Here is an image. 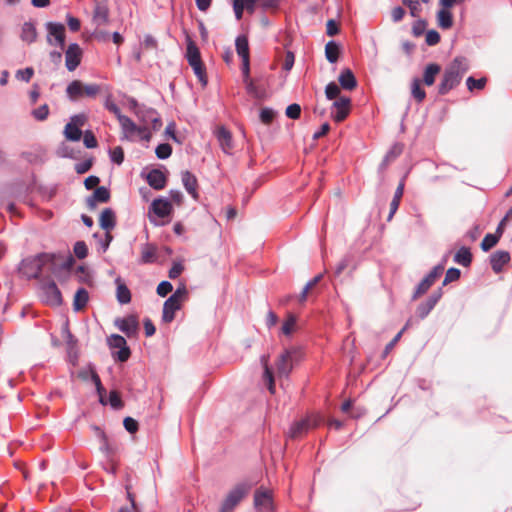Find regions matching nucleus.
<instances>
[{
  "mask_svg": "<svg viewBox=\"0 0 512 512\" xmlns=\"http://www.w3.org/2000/svg\"><path fill=\"white\" fill-rule=\"evenodd\" d=\"M54 255L39 254L32 258H26L21 261L19 271L27 278H38L41 274L42 268L47 263L54 262Z\"/></svg>",
  "mask_w": 512,
  "mask_h": 512,
  "instance_id": "1",
  "label": "nucleus"
},
{
  "mask_svg": "<svg viewBox=\"0 0 512 512\" xmlns=\"http://www.w3.org/2000/svg\"><path fill=\"white\" fill-rule=\"evenodd\" d=\"M186 58L199 82L205 86L207 84V76L201 60V54L199 48L189 36H187Z\"/></svg>",
  "mask_w": 512,
  "mask_h": 512,
  "instance_id": "2",
  "label": "nucleus"
},
{
  "mask_svg": "<svg viewBox=\"0 0 512 512\" xmlns=\"http://www.w3.org/2000/svg\"><path fill=\"white\" fill-rule=\"evenodd\" d=\"M101 90L98 84H84L80 80H73L66 88L70 100L76 101L82 97L95 98Z\"/></svg>",
  "mask_w": 512,
  "mask_h": 512,
  "instance_id": "3",
  "label": "nucleus"
},
{
  "mask_svg": "<svg viewBox=\"0 0 512 512\" xmlns=\"http://www.w3.org/2000/svg\"><path fill=\"white\" fill-rule=\"evenodd\" d=\"M301 352L298 348L291 347L285 349L276 361L277 374L280 377H288L291 373L293 366L300 360Z\"/></svg>",
  "mask_w": 512,
  "mask_h": 512,
  "instance_id": "4",
  "label": "nucleus"
},
{
  "mask_svg": "<svg viewBox=\"0 0 512 512\" xmlns=\"http://www.w3.org/2000/svg\"><path fill=\"white\" fill-rule=\"evenodd\" d=\"M251 489L248 483H239L229 491L224 499L219 512H233L235 507L244 499Z\"/></svg>",
  "mask_w": 512,
  "mask_h": 512,
  "instance_id": "5",
  "label": "nucleus"
},
{
  "mask_svg": "<svg viewBox=\"0 0 512 512\" xmlns=\"http://www.w3.org/2000/svg\"><path fill=\"white\" fill-rule=\"evenodd\" d=\"M47 34V42L49 45L58 46L60 49L65 47V26L62 23L47 22L45 24Z\"/></svg>",
  "mask_w": 512,
  "mask_h": 512,
  "instance_id": "6",
  "label": "nucleus"
},
{
  "mask_svg": "<svg viewBox=\"0 0 512 512\" xmlns=\"http://www.w3.org/2000/svg\"><path fill=\"white\" fill-rule=\"evenodd\" d=\"M254 508L256 512H275L271 491L262 487L256 489L254 493Z\"/></svg>",
  "mask_w": 512,
  "mask_h": 512,
  "instance_id": "7",
  "label": "nucleus"
},
{
  "mask_svg": "<svg viewBox=\"0 0 512 512\" xmlns=\"http://www.w3.org/2000/svg\"><path fill=\"white\" fill-rule=\"evenodd\" d=\"M351 110V99L347 96H340L336 99L331 108V117L335 122L344 121Z\"/></svg>",
  "mask_w": 512,
  "mask_h": 512,
  "instance_id": "8",
  "label": "nucleus"
},
{
  "mask_svg": "<svg viewBox=\"0 0 512 512\" xmlns=\"http://www.w3.org/2000/svg\"><path fill=\"white\" fill-rule=\"evenodd\" d=\"M42 291L46 303L52 306H60L62 304L61 291L53 280L44 283L42 285Z\"/></svg>",
  "mask_w": 512,
  "mask_h": 512,
  "instance_id": "9",
  "label": "nucleus"
},
{
  "mask_svg": "<svg viewBox=\"0 0 512 512\" xmlns=\"http://www.w3.org/2000/svg\"><path fill=\"white\" fill-rule=\"evenodd\" d=\"M82 51L77 43H71L65 51V65L69 71H74L81 62Z\"/></svg>",
  "mask_w": 512,
  "mask_h": 512,
  "instance_id": "10",
  "label": "nucleus"
},
{
  "mask_svg": "<svg viewBox=\"0 0 512 512\" xmlns=\"http://www.w3.org/2000/svg\"><path fill=\"white\" fill-rule=\"evenodd\" d=\"M115 325L128 337L134 336L139 328V323L135 315H129L125 318H117Z\"/></svg>",
  "mask_w": 512,
  "mask_h": 512,
  "instance_id": "11",
  "label": "nucleus"
},
{
  "mask_svg": "<svg viewBox=\"0 0 512 512\" xmlns=\"http://www.w3.org/2000/svg\"><path fill=\"white\" fill-rule=\"evenodd\" d=\"M318 425V420L316 418H305L300 421L295 422L289 431V435L291 438H298L305 434L309 429L316 427Z\"/></svg>",
  "mask_w": 512,
  "mask_h": 512,
  "instance_id": "12",
  "label": "nucleus"
},
{
  "mask_svg": "<svg viewBox=\"0 0 512 512\" xmlns=\"http://www.w3.org/2000/svg\"><path fill=\"white\" fill-rule=\"evenodd\" d=\"M468 70V63L465 58H455L450 65V88L457 84L462 75Z\"/></svg>",
  "mask_w": 512,
  "mask_h": 512,
  "instance_id": "13",
  "label": "nucleus"
},
{
  "mask_svg": "<svg viewBox=\"0 0 512 512\" xmlns=\"http://www.w3.org/2000/svg\"><path fill=\"white\" fill-rule=\"evenodd\" d=\"M150 211L159 218H165L171 214L173 207L171 202L165 198L154 199L150 205Z\"/></svg>",
  "mask_w": 512,
  "mask_h": 512,
  "instance_id": "14",
  "label": "nucleus"
},
{
  "mask_svg": "<svg viewBox=\"0 0 512 512\" xmlns=\"http://www.w3.org/2000/svg\"><path fill=\"white\" fill-rule=\"evenodd\" d=\"M442 296L441 289H438L434 291L427 299L426 302L421 303L416 310L417 316L420 318H425L430 311L434 308L436 303L439 301V299Z\"/></svg>",
  "mask_w": 512,
  "mask_h": 512,
  "instance_id": "15",
  "label": "nucleus"
},
{
  "mask_svg": "<svg viewBox=\"0 0 512 512\" xmlns=\"http://www.w3.org/2000/svg\"><path fill=\"white\" fill-rule=\"evenodd\" d=\"M216 138L223 152L226 154H230L233 149V140L231 132L227 130L224 126L218 127L216 130Z\"/></svg>",
  "mask_w": 512,
  "mask_h": 512,
  "instance_id": "16",
  "label": "nucleus"
},
{
  "mask_svg": "<svg viewBox=\"0 0 512 512\" xmlns=\"http://www.w3.org/2000/svg\"><path fill=\"white\" fill-rule=\"evenodd\" d=\"M92 21L96 26H102L108 23L109 9L105 3L96 2L93 11Z\"/></svg>",
  "mask_w": 512,
  "mask_h": 512,
  "instance_id": "17",
  "label": "nucleus"
},
{
  "mask_svg": "<svg viewBox=\"0 0 512 512\" xmlns=\"http://www.w3.org/2000/svg\"><path fill=\"white\" fill-rule=\"evenodd\" d=\"M509 261L510 254L507 251L499 250L490 256V264L495 273H500Z\"/></svg>",
  "mask_w": 512,
  "mask_h": 512,
  "instance_id": "18",
  "label": "nucleus"
},
{
  "mask_svg": "<svg viewBox=\"0 0 512 512\" xmlns=\"http://www.w3.org/2000/svg\"><path fill=\"white\" fill-rule=\"evenodd\" d=\"M148 184L155 190H161L166 186L167 178L159 169H152L146 176Z\"/></svg>",
  "mask_w": 512,
  "mask_h": 512,
  "instance_id": "19",
  "label": "nucleus"
},
{
  "mask_svg": "<svg viewBox=\"0 0 512 512\" xmlns=\"http://www.w3.org/2000/svg\"><path fill=\"white\" fill-rule=\"evenodd\" d=\"M339 84L344 90L351 91L357 87V80L351 69L345 68L338 77Z\"/></svg>",
  "mask_w": 512,
  "mask_h": 512,
  "instance_id": "20",
  "label": "nucleus"
},
{
  "mask_svg": "<svg viewBox=\"0 0 512 512\" xmlns=\"http://www.w3.org/2000/svg\"><path fill=\"white\" fill-rule=\"evenodd\" d=\"M181 308L179 302H176L174 298H168L163 305L162 320L165 323H170L175 318V312Z\"/></svg>",
  "mask_w": 512,
  "mask_h": 512,
  "instance_id": "21",
  "label": "nucleus"
},
{
  "mask_svg": "<svg viewBox=\"0 0 512 512\" xmlns=\"http://www.w3.org/2000/svg\"><path fill=\"white\" fill-rule=\"evenodd\" d=\"M182 183L186 191L195 199H198L197 186L198 182L194 174L190 171L182 172Z\"/></svg>",
  "mask_w": 512,
  "mask_h": 512,
  "instance_id": "22",
  "label": "nucleus"
},
{
  "mask_svg": "<svg viewBox=\"0 0 512 512\" xmlns=\"http://www.w3.org/2000/svg\"><path fill=\"white\" fill-rule=\"evenodd\" d=\"M125 138H130L136 133L145 132V126H137L128 116L119 123Z\"/></svg>",
  "mask_w": 512,
  "mask_h": 512,
  "instance_id": "23",
  "label": "nucleus"
},
{
  "mask_svg": "<svg viewBox=\"0 0 512 512\" xmlns=\"http://www.w3.org/2000/svg\"><path fill=\"white\" fill-rule=\"evenodd\" d=\"M91 428L101 442L100 451L107 457L111 456L114 453V448L109 443L106 433L99 426L93 425Z\"/></svg>",
  "mask_w": 512,
  "mask_h": 512,
  "instance_id": "24",
  "label": "nucleus"
},
{
  "mask_svg": "<svg viewBox=\"0 0 512 512\" xmlns=\"http://www.w3.org/2000/svg\"><path fill=\"white\" fill-rule=\"evenodd\" d=\"M100 226L102 229L110 232L116 226V215L113 209L105 208L100 215Z\"/></svg>",
  "mask_w": 512,
  "mask_h": 512,
  "instance_id": "25",
  "label": "nucleus"
},
{
  "mask_svg": "<svg viewBox=\"0 0 512 512\" xmlns=\"http://www.w3.org/2000/svg\"><path fill=\"white\" fill-rule=\"evenodd\" d=\"M404 178L405 177H403L401 179L398 187L395 190L393 199H392V201L390 203V212H389V215L387 217L388 221H390L393 218L394 214L396 213V211L399 208L400 201H401V198H402L403 193H404V187H405Z\"/></svg>",
  "mask_w": 512,
  "mask_h": 512,
  "instance_id": "26",
  "label": "nucleus"
},
{
  "mask_svg": "<svg viewBox=\"0 0 512 512\" xmlns=\"http://www.w3.org/2000/svg\"><path fill=\"white\" fill-rule=\"evenodd\" d=\"M473 255L468 247H461L454 255V262L468 268L472 263Z\"/></svg>",
  "mask_w": 512,
  "mask_h": 512,
  "instance_id": "27",
  "label": "nucleus"
},
{
  "mask_svg": "<svg viewBox=\"0 0 512 512\" xmlns=\"http://www.w3.org/2000/svg\"><path fill=\"white\" fill-rule=\"evenodd\" d=\"M20 38L22 41L27 42L29 44L33 43L37 39V30L35 25L32 22H25L22 25V30L20 34Z\"/></svg>",
  "mask_w": 512,
  "mask_h": 512,
  "instance_id": "28",
  "label": "nucleus"
},
{
  "mask_svg": "<svg viewBox=\"0 0 512 512\" xmlns=\"http://www.w3.org/2000/svg\"><path fill=\"white\" fill-rule=\"evenodd\" d=\"M117 289L116 298L120 304H128L131 301V292L127 285L121 281L120 278L116 279Z\"/></svg>",
  "mask_w": 512,
  "mask_h": 512,
  "instance_id": "29",
  "label": "nucleus"
},
{
  "mask_svg": "<svg viewBox=\"0 0 512 512\" xmlns=\"http://www.w3.org/2000/svg\"><path fill=\"white\" fill-rule=\"evenodd\" d=\"M21 157L33 165L43 164L46 160V155L43 150L26 151L21 154Z\"/></svg>",
  "mask_w": 512,
  "mask_h": 512,
  "instance_id": "30",
  "label": "nucleus"
},
{
  "mask_svg": "<svg viewBox=\"0 0 512 512\" xmlns=\"http://www.w3.org/2000/svg\"><path fill=\"white\" fill-rule=\"evenodd\" d=\"M441 67L436 63H430L426 66L423 74V82L431 86L434 84L436 76L440 73Z\"/></svg>",
  "mask_w": 512,
  "mask_h": 512,
  "instance_id": "31",
  "label": "nucleus"
},
{
  "mask_svg": "<svg viewBox=\"0 0 512 512\" xmlns=\"http://www.w3.org/2000/svg\"><path fill=\"white\" fill-rule=\"evenodd\" d=\"M157 248L153 244L146 243L142 246L141 250V263L147 264L156 261Z\"/></svg>",
  "mask_w": 512,
  "mask_h": 512,
  "instance_id": "32",
  "label": "nucleus"
},
{
  "mask_svg": "<svg viewBox=\"0 0 512 512\" xmlns=\"http://www.w3.org/2000/svg\"><path fill=\"white\" fill-rule=\"evenodd\" d=\"M89 300L88 291L85 288H79L74 296L73 308L75 311L82 310Z\"/></svg>",
  "mask_w": 512,
  "mask_h": 512,
  "instance_id": "33",
  "label": "nucleus"
},
{
  "mask_svg": "<svg viewBox=\"0 0 512 512\" xmlns=\"http://www.w3.org/2000/svg\"><path fill=\"white\" fill-rule=\"evenodd\" d=\"M235 47L237 54L241 59L244 57L249 58V43L248 38L245 35H239L235 40Z\"/></svg>",
  "mask_w": 512,
  "mask_h": 512,
  "instance_id": "34",
  "label": "nucleus"
},
{
  "mask_svg": "<svg viewBox=\"0 0 512 512\" xmlns=\"http://www.w3.org/2000/svg\"><path fill=\"white\" fill-rule=\"evenodd\" d=\"M243 82L245 84V88H246V91L248 94H250L251 96L258 98V99H260L264 96V94H265L264 89H262L260 87V85H258L255 82V80L248 78V79H244Z\"/></svg>",
  "mask_w": 512,
  "mask_h": 512,
  "instance_id": "35",
  "label": "nucleus"
},
{
  "mask_svg": "<svg viewBox=\"0 0 512 512\" xmlns=\"http://www.w3.org/2000/svg\"><path fill=\"white\" fill-rule=\"evenodd\" d=\"M340 54V46L335 41H329L325 46V56L330 63L337 62Z\"/></svg>",
  "mask_w": 512,
  "mask_h": 512,
  "instance_id": "36",
  "label": "nucleus"
},
{
  "mask_svg": "<svg viewBox=\"0 0 512 512\" xmlns=\"http://www.w3.org/2000/svg\"><path fill=\"white\" fill-rule=\"evenodd\" d=\"M82 131L81 128L73 126L72 124L67 123L64 128V135L67 140L70 141H79L82 137Z\"/></svg>",
  "mask_w": 512,
  "mask_h": 512,
  "instance_id": "37",
  "label": "nucleus"
},
{
  "mask_svg": "<svg viewBox=\"0 0 512 512\" xmlns=\"http://www.w3.org/2000/svg\"><path fill=\"white\" fill-rule=\"evenodd\" d=\"M411 93L417 102H422L425 99L426 93L424 89L421 87L420 80L417 78L413 79L412 81Z\"/></svg>",
  "mask_w": 512,
  "mask_h": 512,
  "instance_id": "38",
  "label": "nucleus"
},
{
  "mask_svg": "<svg viewBox=\"0 0 512 512\" xmlns=\"http://www.w3.org/2000/svg\"><path fill=\"white\" fill-rule=\"evenodd\" d=\"M499 239L500 236L497 234H486L480 244V247L483 251L487 252L498 243Z\"/></svg>",
  "mask_w": 512,
  "mask_h": 512,
  "instance_id": "39",
  "label": "nucleus"
},
{
  "mask_svg": "<svg viewBox=\"0 0 512 512\" xmlns=\"http://www.w3.org/2000/svg\"><path fill=\"white\" fill-rule=\"evenodd\" d=\"M487 83V78L482 77L480 79H475L473 77H468L466 80L467 88L470 92L474 90H482L485 88Z\"/></svg>",
  "mask_w": 512,
  "mask_h": 512,
  "instance_id": "40",
  "label": "nucleus"
},
{
  "mask_svg": "<svg viewBox=\"0 0 512 512\" xmlns=\"http://www.w3.org/2000/svg\"><path fill=\"white\" fill-rule=\"evenodd\" d=\"M441 9L438 13L439 25L446 29L448 28V0H440Z\"/></svg>",
  "mask_w": 512,
  "mask_h": 512,
  "instance_id": "41",
  "label": "nucleus"
},
{
  "mask_svg": "<svg viewBox=\"0 0 512 512\" xmlns=\"http://www.w3.org/2000/svg\"><path fill=\"white\" fill-rule=\"evenodd\" d=\"M92 195L99 203H107L110 200V191L105 186L97 187Z\"/></svg>",
  "mask_w": 512,
  "mask_h": 512,
  "instance_id": "42",
  "label": "nucleus"
},
{
  "mask_svg": "<svg viewBox=\"0 0 512 512\" xmlns=\"http://www.w3.org/2000/svg\"><path fill=\"white\" fill-rule=\"evenodd\" d=\"M90 379L92 380V382L96 386V390H97V392H98V394L100 396V402L103 405H105L106 402H105V400L103 398V394L105 393V389L102 386L100 377L98 376V374L96 373V371L94 369H90Z\"/></svg>",
  "mask_w": 512,
  "mask_h": 512,
  "instance_id": "43",
  "label": "nucleus"
},
{
  "mask_svg": "<svg viewBox=\"0 0 512 512\" xmlns=\"http://www.w3.org/2000/svg\"><path fill=\"white\" fill-rule=\"evenodd\" d=\"M446 256L443 257V261L436 265L425 277L432 282L433 284L436 282V280L443 274L444 272V262H445Z\"/></svg>",
  "mask_w": 512,
  "mask_h": 512,
  "instance_id": "44",
  "label": "nucleus"
},
{
  "mask_svg": "<svg viewBox=\"0 0 512 512\" xmlns=\"http://www.w3.org/2000/svg\"><path fill=\"white\" fill-rule=\"evenodd\" d=\"M156 156L161 159H167L172 154V147L168 143L159 144L155 149Z\"/></svg>",
  "mask_w": 512,
  "mask_h": 512,
  "instance_id": "45",
  "label": "nucleus"
},
{
  "mask_svg": "<svg viewBox=\"0 0 512 512\" xmlns=\"http://www.w3.org/2000/svg\"><path fill=\"white\" fill-rule=\"evenodd\" d=\"M325 95L329 100L338 99L340 97V87L335 82H330L325 87Z\"/></svg>",
  "mask_w": 512,
  "mask_h": 512,
  "instance_id": "46",
  "label": "nucleus"
},
{
  "mask_svg": "<svg viewBox=\"0 0 512 512\" xmlns=\"http://www.w3.org/2000/svg\"><path fill=\"white\" fill-rule=\"evenodd\" d=\"M433 285L426 277L422 279V281L417 285L415 292L413 294V299L420 297L425 294L429 288Z\"/></svg>",
  "mask_w": 512,
  "mask_h": 512,
  "instance_id": "47",
  "label": "nucleus"
},
{
  "mask_svg": "<svg viewBox=\"0 0 512 512\" xmlns=\"http://www.w3.org/2000/svg\"><path fill=\"white\" fill-rule=\"evenodd\" d=\"M83 143L86 148L92 149L96 148L98 145L97 139L92 131L86 130L83 134Z\"/></svg>",
  "mask_w": 512,
  "mask_h": 512,
  "instance_id": "48",
  "label": "nucleus"
},
{
  "mask_svg": "<svg viewBox=\"0 0 512 512\" xmlns=\"http://www.w3.org/2000/svg\"><path fill=\"white\" fill-rule=\"evenodd\" d=\"M32 115L38 121L46 120L48 115H49L48 105L47 104H43L40 107H38L37 109H34L32 111Z\"/></svg>",
  "mask_w": 512,
  "mask_h": 512,
  "instance_id": "49",
  "label": "nucleus"
},
{
  "mask_svg": "<svg viewBox=\"0 0 512 512\" xmlns=\"http://www.w3.org/2000/svg\"><path fill=\"white\" fill-rule=\"evenodd\" d=\"M74 254L79 259H84L88 255V248L84 241H77L74 245Z\"/></svg>",
  "mask_w": 512,
  "mask_h": 512,
  "instance_id": "50",
  "label": "nucleus"
},
{
  "mask_svg": "<svg viewBox=\"0 0 512 512\" xmlns=\"http://www.w3.org/2000/svg\"><path fill=\"white\" fill-rule=\"evenodd\" d=\"M110 158L111 161L120 165L124 161V151L121 146L114 147L112 150H110Z\"/></svg>",
  "mask_w": 512,
  "mask_h": 512,
  "instance_id": "51",
  "label": "nucleus"
},
{
  "mask_svg": "<svg viewBox=\"0 0 512 512\" xmlns=\"http://www.w3.org/2000/svg\"><path fill=\"white\" fill-rule=\"evenodd\" d=\"M296 325V317L290 314L287 320L283 323L281 331L285 335H290Z\"/></svg>",
  "mask_w": 512,
  "mask_h": 512,
  "instance_id": "52",
  "label": "nucleus"
},
{
  "mask_svg": "<svg viewBox=\"0 0 512 512\" xmlns=\"http://www.w3.org/2000/svg\"><path fill=\"white\" fill-rule=\"evenodd\" d=\"M109 403L111 407L116 410L121 409L124 405L119 393L115 390L110 391L109 393Z\"/></svg>",
  "mask_w": 512,
  "mask_h": 512,
  "instance_id": "53",
  "label": "nucleus"
},
{
  "mask_svg": "<svg viewBox=\"0 0 512 512\" xmlns=\"http://www.w3.org/2000/svg\"><path fill=\"white\" fill-rule=\"evenodd\" d=\"M146 114L149 115V120H150V123L152 124V128L154 130H158L160 129V127L162 126V121L160 119V117L158 116V113L156 112L155 109H149V110H145Z\"/></svg>",
  "mask_w": 512,
  "mask_h": 512,
  "instance_id": "54",
  "label": "nucleus"
},
{
  "mask_svg": "<svg viewBox=\"0 0 512 512\" xmlns=\"http://www.w3.org/2000/svg\"><path fill=\"white\" fill-rule=\"evenodd\" d=\"M496 426L500 433H510L512 432V422L508 421L506 418L500 417L496 421Z\"/></svg>",
  "mask_w": 512,
  "mask_h": 512,
  "instance_id": "55",
  "label": "nucleus"
},
{
  "mask_svg": "<svg viewBox=\"0 0 512 512\" xmlns=\"http://www.w3.org/2000/svg\"><path fill=\"white\" fill-rule=\"evenodd\" d=\"M286 116L290 119H298L301 115V107L299 104L293 103L286 108Z\"/></svg>",
  "mask_w": 512,
  "mask_h": 512,
  "instance_id": "56",
  "label": "nucleus"
},
{
  "mask_svg": "<svg viewBox=\"0 0 512 512\" xmlns=\"http://www.w3.org/2000/svg\"><path fill=\"white\" fill-rule=\"evenodd\" d=\"M274 117L275 111L273 109L267 107L261 109L260 119L264 124L269 125L273 121Z\"/></svg>",
  "mask_w": 512,
  "mask_h": 512,
  "instance_id": "57",
  "label": "nucleus"
},
{
  "mask_svg": "<svg viewBox=\"0 0 512 512\" xmlns=\"http://www.w3.org/2000/svg\"><path fill=\"white\" fill-rule=\"evenodd\" d=\"M33 75L34 70L31 67H27L16 72V78L24 82H29Z\"/></svg>",
  "mask_w": 512,
  "mask_h": 512,
  "instance_id": "58",
  "label": "nucleus"
},
{
  "mask_svg": "<svg viewBox=\"0 0 512 512\" xmlns=\"http://www.w3.org/2000/svg\"><path fill=\"white\" fill-rule=\"evenodd\" d=\"M188 296V291H187V288L184 284H181L177 289L176 291L169 297V298H174V300L176 302H181L182 300H184L185 298H187Z\"/></svg>",
  "mask_w": 512,
  "mask_h": 512,
  "instance_id": "59",
  "label": "nucleus"
},
{
  "mask_svg": "<svg viewBox=\"0 0 512 512\" xmlns=\"http://www.w3.org/2000/svg\"><path fill=\"white\" fill-rule=\"evenodd\" d=\"M173 290V286L169 281H162L157 286V294L161 297L167 296Z\"/></svg>",
  "mask_w": 512,
  "mask_h": 512,
  "instance_id": "60",
  "label": "nucleus"
},
{
  "mask_svg": "<svg viewBox=\"0 0 512 512\" xmlns=\"http://www.w3.org/2000/svg\"><path fill=\"white\" fill-rule=\"evenodd\" d=\"M124 428L131 434H134L138 431L139 425L138 422L132 417H126L123 421Z\"/></svg>",
  "mask_w": 512,
  "mask_h": 512,
  "instance_id": "61",
  "label": "nucleus"
},
{
  "mask_svg": "<svg viewBox=\"0 0 512 512\" xmlns=\"http://www.w3.org/2000/svg\"><path fill=\"white\" fill-rule=\"evenodd\" d=\"M427 23L425 20H417L412 27V33L414 36L419 37L424 34Z\"/></svg>",
  "mask_w": 512,
  "mask_h": 512,
  "instance_id": "62",
  "label": "nucleus"
},
{
  "mask_svg": "<svg viewBox=\"0 0 512 512\" xmlns=\"http://www.w3.org/2000/svg\"><path fill=\"white\" fill-rule=\"evenodd\" d=\"M93 165V160L92 159H87V160H84L80 163H77L75 165V171L78 173V174H84L86 172H88L91 167Z\"/></svg>",
  "mask_w": 512,
  "mask_h": 512,
  "instance_id": "63",
  "label": "nucleus"
},
{
  "mask_svg": "<svg viewBox=\"0 0 512 512\" xmlns=\"http://www.w3.org/2000/svg\"><path fill=\"white\" fill-rule=\"evenodd\" d=\"M426 44L429 46H434L440 41V35L436 30H429L426 33Z\"/></svg>",
  "mask_w": 512,
  "mask_h": 512,
  "instance_id": "64",
  "label": "nucleus"
}]
</instances>
